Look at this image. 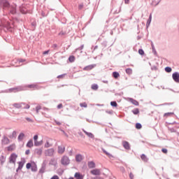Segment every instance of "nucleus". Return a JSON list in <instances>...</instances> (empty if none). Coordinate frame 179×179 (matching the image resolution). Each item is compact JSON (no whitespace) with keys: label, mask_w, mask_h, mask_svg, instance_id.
Returning <instances> with one entry per match:
<instances>
[{"label":"nucleus","mask_w":179,"mask_h":179,"mask_svg":"<svg viewBox=\"0 0 179 179\" xmlns=\"http://www.w3.org/2000/svg\"><path fill=\"white\" fill-rule=\"evenodd\" d=\"M16 149V144L13 143L10 145L9 146L7 147V150L8 152H13Z\"/></svg>","instance_id":"nucleus-10"},{"label":"nucleus","mask_w":179,"mask_h":179,"mask_svg":"<svg viewBox=\"0 0 179 179\" xmlns=\"http://www.w3.org/2000/svg\"><path fill=\"white\" fill-rule=\"evenodd\" d=\"M53 46L55 47V48H57V44L53 45Z\"/></svg>","instance_id":"nucleus-55"},{"label":"nucleus","mask_w":179,"mask_h":179,"mask_svg":"<svg viewBox=\"0 0 179 179\" xmlns=\"http://www.w3.org/2000/svg\"><path fill=\"white\" fill-rule=\"evenodd\" d=\"M84 133L85 134V135L89 136V138H94V135H93V134H92V133H89L86 131H84Z\"/></svg>","instance_id":"nucleus-25"},{"label":"nucleus","mask_w":179,"mask_h":179,"mask_svg":"<svg viewBox=\"0 0 179 179\" xmlns=\"http://www.w3.org/2000/svg\"><path fill=\"white\" fill-rule=\"evenodd\" d=\"M174 113H166L164 115V117H170V115H173Z\"/></svg>","instance_id":"nucleus-35"},{"label":"nucleus","mask_w":179,"mask_h":179,"mask_svg":"<svg viewBox=\"0 0 179 179\" xmlns=\"http://www.w3.org/2000/svg\"><path fill=\"white\" fill-rule=\"evenodd\" d=\"M162 152H163L164 153H165V155H166L168 150H167V149H166V148H162Z\"/></svg>","instance_id":"nucleus-42"},{"label":"nucleus","mask_w":179,"mask_h":179,"mask_svg":"<svg viewBox=\"0 0 179 179\" xmlns=\"http://www.w3.org/2000/svg\"><path fill=\"white\" fill-rule=\"evenodd\" d=\"M152 22V14L150 15L149 19L147 22V23H148V24H150V22Z\"/></svg>","instance_id":"nucleus-39"},{"label":"nucleus","mask_w":179,"mask_h":179,"mask_svg":"<svg viewBox=\"0 0 179 179\" xmlns=\"http://www.w3.org/2000/svg\"><path fill=\"white\" fill-rule=\"evenodd\" d=\"M24 108H27V109L30 108V105L27 104V105L24 107Z\"/></svg>","instance_id":"nucleus-48"},{"label":"nucleus","mask_w":179,"mask_h":179,"mask_svg":"<svg viewBox=\"0 0 179 179\" xmlns=\"http://www.w3.org/2000/svg\"><path fill=\"white\" fill-rule=\"evenodd\" d=\"M41 108V106H38L36 107V114H38V111H40Z\"/></svg>","instance_id":"nucleus-37"},{"label":"nucleus","mask_w":179,"mask_h":179,"mask_svg":"<svg viewBox=\"0 0 179 179\" xmlns=\"http://www.w3.org/2000/svg\"><path fill=\"white\" fill-rule=\"evenodd\" d=\"M13 107L15 108H22V103H14Z\"/></svg>","instance_id":"nucleus-28"},{"label":"nucleus","mask_w":179,"mask_h":179,"mask_svg":"<svg viewBox=\"0 0 179 179\" xmlns=\"http://www.w3.org/2000/svg\"><path fill=\"white\" fill-rule=\"evenodd\" d=\"M26 167L27 170H29L31 169V171L36 172L37 171V164H36V162H31V163H27L26 165Z\"/></svg>","instance_id":"nucleus-1"},{"label":"nucleus","mask_w":179,"mask_h":179,"mask_svg":"<svg viewBox=\"0 0 179 179\" xmlns=\"http://www.w3.org/2000/svg\"><path fill=\"white\" fill-rule=\"evenodd\" d=\"M69 179H73V178H70Z\"/></svg>","instance_id":"nucleus-56"},{"label":"nucleus","mask_w":179,"mask_h":179,"mask_svg":"<svg viewBox=\"0 0 179 179\" xmlns=\"http://www.w3.org/2000/svg\"><path fill=\"white\" fill-rule=\"evenodd\" d=\"M126 73H127V75H132V69H127Z\"/></svg>","instance_id":"nucleus-30"},{"label":"nucleus","mask_w":179,"mask_h":179,"mask_svg":"<svg viewBox=\"0 0 179 179\" xmlns=\"http://www.w3.org/2000/svg\"><path fill=\"white\" fill-rule=\"evenodd\" d=\"M165 71L166 72H168V73L171 72V67H166Z\"/></svg>","instance_id":"nucleus-38"},{"label":"nucleus","mask_w":179,"mask_h":179,"mask_svg":"<svg viewBox=\"0 0 179 179\" xmlns=\"http://www.w3.org/2000/svg\"><path fill=\"white\" fill-rule=\"evenodd\" d=\"M56 124H57V125H61V122H56Z\"/></svg>","instance_id":"nucleus-53"},{"label":"nucleus","mask_w":179,"mask_h":179,"mask_svg":"<svg viewBox=\"0 0 179 179\" xmlns=\"http://www.w3.org/2000/svg\"><path fill=\"white\" fill-rule=\"evenodd\" d=\"M59 36H64V32H60V33L59 34Z\"/></svg>","instance_id":"nucleus-52"},{"label":"nucleus","mask_w":179,"mask_h":179,"mask_svg":"<svg viewBox=\"0 0 179 179\" xmlns=\"http://www.w3.org/2000/svg\"><path fill=\"white\" fill-rule=\"evenodd\" d=\"M39 173H44V169H40Z\"/></svg>","instance_id":"nucleus-49"},{"label":"nucleus","mask_w":179,"mask_h":179,"mask_svg":"<svg viewBox=\"0 0 179 179\" xmlns=\"http://www.w3.org/2000/svg\"><path fill=\"white\" fill-rule=\"evenodd\" d=\"M103 153H105V155H106V156H110V153L108 152L107 151H106V150L104 149H102Z\"/></svg>","instance_id":"nucleus-41"},{"label":"nucleus","mask_w":179,"mask_h":179,"mask_svg":"<svg viewBox=\"0 0 179 179\" xmlns=\"http://www.w3.org/2000/svg\"><path fill=\"white\" fill-rule=\"evenodd\" d=\"M87 165L89 169H94V167H96V164L93 161L89 162Z\"/></svg>","instance_id":"nucleus-14"},{"label":"nucleus","mask_w":179,"mask_h":179,"mask_svg":"<svg viewBox=\"0 0 179 179\" xmlns=\"http://www.w3.org/2000/svg\"><path fill=\"white\" fill-rule=\"evenodd\" d=\"M80 107H84L85 108H86L87 107V103H86V102L84 103H80Z\"/></svg>","instance_id":"nucleus-34"},{"label":"nucleus","mask_w":179,"mask_h":179,"mask_svg":"<svg viewBox=\"0 0 179 179\" xmlns=\"http://www.w3.org/2000/svg\"><path fill=\"white\" fill-rule=\"evenodd\" d=\"M129 101H130L134 106H139V102H138V101H136L132 98H129Z\"/></svg>","instance_id":"nucleus-15"},{"label":"nucleus","mask_w":179,"mask_h":179,"mask_svg":"<svg viewBox=\"0 0 179 179\" xmlns=\"http://www.w3.org/2000/svg\"><path fill=\"white\" fill-rule=\"evenodd\" d=\"M38 139V136L35 135L34 136V145L35 146H41V145H43V140H41V141H37Z\"/></svg>","instance_id":"nucleus-3"},{"label":"nucleus","mask_w":179,"mask_h":179,"mask_svg":"<svg viewBox=\"0 0 179 179\" xmlns=\"http://www.w3.org/2000/svg\"><path fill=\"white\" fill-rule=\"evenodd\" d=\"M43 110H45L46 111H48V108H43Z\"/></svg>","instance_id":"nucleus-54"},{"label":"nucleus","mask_w":179,"mask_h":179,"mask_svg":"<svg viewBox=\"0 0 179 179\" xmlns=\"http://www.w3.org/2000/svg\"><path fill=\"white\" fill-rule=\"evenodd\" d=\"M64 152H65V147L59 146L58 147V153H59L60 155H62V153H64Z\"/></svg>","instance_id":"nucleus-18"},{"label":"nucleus","mask_w":179,"mask_h":179,"mask_svg":"<svg viewBox=\"0 0 179 179\" xmlns=\"http://www.w3.org/2000/svg\"><path fill=\"white\" fill-rule=\"evenodd\" d=\"M113 76L115 79H118L120 78V73L115 71L113 73Z\"/></svg>","instance_id":"nucleus-21"},{"label":"nucleus","mask_w":179,"mask_h":179,"mask_svg":"<svg viewBox=\"0 0 179 179\" xmlns=\"http://www.w3.org/2000/svg\"><path fill=\"white\" fill-rule=\"evenodd\" d=\"M69 62H75V56H73V55L70 56L69 57Z\"/></svg>","instance_id":"nucleus-29"},{"label":"nucleus","mask_w":179,"mask_h":179,"mask_svg":"<svg viewBox=\"0 0 179 179\" xmlns=\"http://www.w3.org/2000/svg\"><path fill=\"white\" fill-rule=\"evenodd\" d=\"M36 155H38V156H41V155L43 154V150L36 149Z\"/></svg>","instance_id":"nucleus-26"},{"label":"nucleus","mask_w":179,"mask_h":179,"mask_svg":"<svg viewBox=\"0 0 179 179\" xmlns=\"http://www.w3.org/2000/svg\"><path fill=\"white\" fill-rule=\"evenodd\" d=\"M94 66H96V65L94 64H90V65L86 66L85 67L83 68V71H92V69H93Z\"/></svg>","instance_id":"nucleus-12"},{"label":"nucleus","mask_w":179,"mask_h":179,"mask_svg":"<svg viewBox=\"0 0 179 179\" xmlns=\"http://www.w3.org/2000/svg\"><path fill=\"white\" fill-rule=\"evenodd\" d=\"M55 152V150H54V148H50L45 151V154L46 156H54Z\"/></svg>","instance_id":"nucleus-6"},{"label":"nucleus","mask_w":179,"mask_h":179,"mask_svg":"<svg viewBox=\"0 0 179 179\" xmlns=\"http://www.w3.org/2000/svg\"><path fill=\"white\" fill-rule=\"evenodd\" d=\"M27 148H33V140H29L27 143Z\"/></svg>","instance_id":"nucleus-22"},{"label":"nucleus","mask_w":179,"mask_h":179,"mask_svg":"<svg viewBox=\"0 0 179 179\" xmlns=\"http://www.w3.org/2000/svg\"><path fill=\"white\" fill-rule=\"evenodd\" d=\"M29 89H37V85L32 84L27 86Z\"/></svg>","instance_id":"nucleus-27"},{"label":"nucleus","mask_w":179,"mask_h":179,"mask_svg":"<svg viewBox=\"0 0 179 179\" xmlns=\"http://www.w3.org/2000/svg\"><path fill=\"white\" fill-rule=\"evenodd\" d=\"M69 157L66 156H64L61 159V163L64 166H68V164H69Z\"/></svg>","instance_id":"nucleus-4"},{"label":"nucleus","mask_w":179,"mask_h":179,"mask_svg":"<svg viewBox=\"0 0 179 179\" xmlns=\"http://www.w3.org/2000/svg\"><path fill=\"white\" fill-rule=\"evenodd\" d=\"M172 78L173 80L176 82V83H179V73L176 72L172 75Z\"/></svg>","instance_id":"nucleus-9"},{"label":"nucleus","mask_w":179,"mask_h":179,"mask_svg":"<svg viewBox=\"0 0 179 179\" xmlns=\"http://www.w3.org/2000/svg\"><path fill=\"white\" fill-rule=\"evenodd\" d=\"M130 178H134V175L132 173H130Z\"/></svg>","instance_id":"nucleus-51"},{"label":"nucleus","mask_w":179,"mask_h":179,"mask_svg":"<svg viewBox=\"0 0 179 179\" xmlns=\"http://www.w3.org/2000/svg\"><path fill=\"white\" fill-rule=\"evenodd\" d=\"M141 159L143 160V162H148V157H146L145 155H144V154L141 155Z\"/></svg>","instance_id":"nucleus-23"},{"label":"nucleus","mask_w":179,"mask_h":179,"mask_svg":"<svg viewBox=\"0 0 179 179\" xmlns=\"http://www.w3.org/2000/svg\"><path fill=\"white\" fill-rule=\"evenodd\" d=\"M132 113H133L135 115H136L139 114V109L136 108V109H134V110H132Z\"/></svg>","instance_id":"nucleus-31"},{"label":"nucleus","mask_w":179,"mask_h":179,"mask_svg":"<svg viewBox=\"0 0 179 179\" xmlns=\"http://www.w3.org/2000/svg\"><path fill=\"white\" fill-rule=\"evenodd\" d=\"M52 139H51V138H48L47 140H46V143H45V145H44V147L45 148H51V146H52Z\"/></svg>","instance_id":"nucleus-8"},{"label":"nucleus","mask_w":179,"mask_h":179,"mask_svg":"<svg viewBox=\"0 0 179 179\" xmlns=\"http://www.w3.org/2000/svg\"><path fill=\"white\" fill-rule=\"evenodd\" d=\"M24 138V134L20 133L17 138L18 141L20 142L23 141Z\"/></svg>","instance_id":"nucleus-19"},{"label":"nucleus","mask_w":179,"mask_h":179,"mask_svg":"<svg viewBox=\"0 0 179 179\" xmlns=\"http://www.w3.org/2000/svg\"><path fill=\"white\" fill-rule=\"evenodd\" d=\"M122 145H123L124 149H127V150H129V149H130L129 143H128L127 141H124L122 143Z\"/></svg>","instance_id":"nucleus-17"},{"label":"nucleus","mask_w":179,"mask_h":179,"mask_svg":"<svg viewBox=\"0 0 179 179\" xmlns=\"http://www.w3.org/2000/svg\"><path fill=\"white\" fill-rule=\"evenodd\" d=\"M63 106H62V103H59L58 106H57V108L60 109V108H62Z\"/></svg>","instance_id":"nucleus-45"},{"label":"nucleus","mask_w":179,"mask_h":179,"mask_svg":"<svg viewBox=\"0 0 179 179\" xmlns=\"http://www.w3.org/2000/svg\"><path fill=\"white\" fill-rule=\"evenodd\" d=\"M78 9H83V3H81L78 6Z\"/></svg>","instance_id":"nucleus-44"},{"label":"nucleus","mask_w":179,"mask_h":179,"mask_svg":"<svg viewBox=\"0 0 179 179\" xmlns=\"http://www.w3.org/2000/svg\"><path fill=\"white\" fill-rule=\"evenodd\" d=\"M50 179H59V177H58V176L55 175L53 177H52Z\"/></svg>","instance_id":"nucleus-43"},{"label":"nucleus","mask_w":179,"mask_h":179,"mask_svg":"<svg viewBox=\"0 0 179 179\" xmlns=\"http://www.w3.org/2000/svg\"><path fill=\"white\" fill-rule=\"evenodd\" d=\"M110 106H112V107H117L118 106V104L117 103L116 101H111Z\"/></svg>","instance_id":"nucleus-32"},{"label":"nucleus","mask_w":179,"mask_h":179,"mask_svg":"<svg viewBox=\"0 0 179 179\" xmlns=\"http://www.w3.org/2000/svg\"><path fill=\"white\" fill-rule=\"evenodd\" d=\"M138 54H140V55H145V52L143 51V50L139 49Z\"/></svg>","instance_id":"nucleus-36"},{"label":"nucleus","mask_w":179,"mask_h":179,"mask_svg":"<svg viewBox=\"0 0 179 179\" xmlns=\"http://www.w3.org/2000/svg\"><path fill=\"white\" fill-rule=\"evenodd\" d=\"M74 177H75V178H76V179H83L84 177H85V176L83 175V174H81V173H79V172H77V173H75Z\"/></svg>","instance_id":"nucleus-13"},{"label":"nucleus","mask_w":179,"mask_h":179,"mask_svg":"<svg viewBox=\"0 0 179 179\" xmlns=\"http://www.w3.org/2000/svg\"><path fill=\"white\" fill-rule=\"evenodd\" d=\"M25 155H30V150H27L25 151Z\"/></svg>","instance_id":"nucleus-47"},{"label":"nucleus","mask_w":179,"mask_h":179,"mask_svg":"<svg viewBox=\"0 0 179 179\" xmlns=\"http://www.w3.org/2000/svg\"><path fill=\"white\" fill-rule=\"evenodd\" d=\"M76 162H80L83 160V156L82 155H77L76 156Z\"/></svg>","instance_id":"nucleus-16"},{"label":"nucleus","mask_w":179,"mask_h":179,"mask_svg":"<svg viewBox=\"0 0 179 179\" xmlns=\"http://www.w3.org/2000/svg\"><path fill=\"white\" fill-rule=\"evenodd\" d=\"M136 129H141L142 128V124H141V123H136Z\"/></svg>","instance_id":"nucleus-33"},{"label":"nucleus","mask_w":179,"mask_h":179,"mask_svg":"<svg viewBox=\"0 0 179 179\" xmlns=\"http://www.w3.org/2000/svg\"><path fill=\"white\" fill-rule=\"evenodd\" d=\"M23 166H24V162H18V169H17V170H22V169H23Z\"/></svg>","instance_id":"nucleus-20"},{"label":"nucleus","mask_w":179,"mask_h":179,"mask_svg":"<svg viewBox=\"0 0 179 179\" xmlns=\"http://www.w3.org/2000/svg\"><path fill=\"white\" fill-rule=\"evenodd\" d=\"M17 135V132H16V131H13L10 134L8 135V138L10 139H16Z\"/></svg>","instance_id":"nucleus-11"},{"label":"nucleus","mask_w":179,"mask_h":179,"mask_svg":"<svg viewBox=\"0 0 179 179\" xmlns=\"http://www.w3.org/2000/svg\"><path fill=\"white\" fill-rule=\"evenodd\" d=\"M124 3H129V0H124Z\"/></svg>","instance_id":"nucleus-50"},{"label":"nucleus","mask_w":179,"mask_h":179,"mask_svg":"<svg viewBox=\"0 0 179 179\" xmlns=\"http://www.w3.org/2000/svg\"><path fill=\"white\" fill-rule=\"evenodd\" d=\"M10 143V140L8 136H3L1 139V145H9Z\"/></svg>","instance_id":"nucleus-5"},{"label":"nucleus","mask_w":179,"mask_h":179,"mask_svg":"<svg viewBox=\"0 0 179 179\" xmlns=\"http://www.w3.org/2000/svg\"><path fill=\"white\" fill-rule=\"evenodd\" d=\"M91 89L92 90H97L99 89V85L97 84H93L92 86H91Z\"/></svg>","instance_id":"nucleus-24"},{"label":"nucleus","mask_w":179,"mask_h":179,"mask_svg":"<svg viewBox=\"0 0 179 179\" xmlns=\"http://www.w3.org/2000/svg\"><path fill=\"white\" fill-rule=\"evenodd\" d=\"M90 173L92 176H100V174H101V169H95L90 171Z\"/></svg>","instance_id":"nucleus-7"},{"label":"nucleus","mask_w":179,"mask_h":179,"mask_svg":"<svg viewBox=\"0 0 179 179\" xmlns=\"http://www.w3.org/2000/svg\"><path fill=\"white\" fill-rule=\"evenodd\" d=\"M48 52H50V50H46L45 52H43V55H47V54H48Z\"/></svg>","instance_id":"nucleus-46"},{"label":"nucleus","mask_w":179,"mask_h":179,"mask_svg":"<svg viewBox=\"0 0 179 179\" xmlns=\"http://www.w3.org/2000/svg\"><path fill=\"white\" fill-rule=\"evenodd\" d=\"M16 159H17V154L12 153L9 157V163L16 164Z\"/></svg>","instance_id":"nucleus-2"},{"label":"nucleus","mask_w":179,"mask_h":179,"mask_svg":"<svg viewBox=\"0 0 179 179\" xmlns=\"http://www.w3.org/2000/svg\"><path fill=\"white\" fill-rule=\"evenodd\" d=\"M64 78H65V74H62L57 76V79H62Z\"/></svg>","instance_id":"nucleus-40"}]
</instances>
